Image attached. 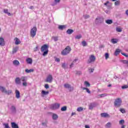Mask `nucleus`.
I'll return each instance as SVG.
<instances>
[{"label":"nucleus","instance_id":"obj_1","mask_svg":"<svg viewBox=\"0 0 128 128\" xmlns=\"http://www.w3.org/2000/svg\"><path fill=\"white\" fill-rule=\"evenodd\" d=\"M70 50H72L70 46H67L64 50L62 51L61 54H62V56H66L70 52Z\"/></svg>","mask_w":128,"mask_h":128},{"label":"nucleus","instance_id":"obj_2","mask_svg":"<svg viewBox=\"0 0 128 128\" xmlns=\"http://www.w3.org/2000/svg\"><path fill=\"white\" fill-rule=\"evenodd\" d=\"M122 98H117L115 100L114 102V106L116 108H120L122 106Z\"/></svg>","mask_w":128,"mask_h":128},{"label":"nucleus","instance_id":"obj_3","mask_svg":"<svg viewBox=\"0 0 128 128\" xmlns=\"http://www.w3.org/2000/svg\"><path fill=\"white\" fill-rule=\"evenodd\" d=\"M36 30H38V28L36 27H33L30 31V36L31 38H34L36 34Z\"/></svg>","mask_w":128,"mask_h":128},{"label":"nucleus","instance_id":"obj_4","mask_svg":"<svg viewBox=\"0 0 128 128\" xmlns=\"http://www.w3.org/2000/svg\"><path fill=\"white\" fill-rule=\"evenodd\" d=\"M21 82H22V86H28V82H26V80H28V77L26 76H22L20 78Z\"/></svg>","mask_w":128,"mask_h":128},{"label":"nucleus","instance_id":"obj_5","mask_svg":"<svg viewBox=\"0 0 128 128\" xmlns=\"http://www.w3.org/2000/svg\"><path fill=\"white\" fill-rule=\"evenodd\" d=\"M104 22V18L101 17H98L95 20V23L96 24H102Z\"/></svg>","mask_w":128,"mask_h":128},{"label":"nucleus","instance_id":"obj_6","mask_svg":"<svg viewBox=\"0 0 128 128\" xmlns=\"http://www.w3.org/2000/svg\"><path fill=\"white\" fill-rule=\"evenodd\" d=\"M64 87L65 88H68V90H70V92H72L74 90V87H72L70 84H64Z\"/></svg>","mask_w":128,"mask_h":128},{"label":"nucleus","instance_id":"obj_7","mask_svg":"<svg viewBox=\"0 0 128 128\" xmlns=\"http://www.w3.org/2000/svg\"><path fill=\"white\" fill-rule=\"evenodd\" d=\"M60 104L58 103H56L51 106L52 110H58V108H60Z\"/></svg>","mask_w":128,"mask_h":128},{"label":"nucleus","instance_id":"obj_8","mask_svg":"<svg viewBox=\"0 0 128 128\" xmlns=\"http://www.w3.org/2000/svg\"><path fill=\"white\" fill-rule=\"evenodd\" d=\"M52 80H53L52 76L51 74H49L47 76L45 82H46L50 83V82H52Z\"/></svg>","mask_w":128,"mask_h":128},{"label":"nucleus","instance_id":"obj_9","mask_svg":"<svg viewBox=\"0 0 128 128\" xmlns=\"http://www.w3.org/2000/svg\"><path fill=\"white\" fill-rule=\"evenodd\" d=\"M46 50H48V46L45 44L41 47V52H42Z\"/></svg>","mask_w":128,"mask_h":128},{"label":"nucleus","instance_id":"obj_10","mask_svg":"<svg viewBox=\"0 0 128 128\" xmlns=\"http://www.w3.org/2000/svg\"><path fill=\"white\" fill-rule=\"evenodd\" d=\"M96 60V57L94 55H91L90 60H88V64H90L91 62H94Z\"/></svg>","mask_w":128,"mask_h":128},{"label":"nucleus","instance_id":"obj_11","mask_svg":"<svg viewBox=\"0 0 128 128\" xmlns=\"http://www.w3.org/2000/svg\"><path fill=\"white\" fill-rule=\"evenodd\" d=\"M97 104L96 103V102H92L90 103L89 104V110H92V108H96V106Z\"/></svg>","mask_w":128,"mask_h":128},{"label":"nucleus","instance_id":"obj_12","mask_svg":"<svg viewBox=\"0 0 128 128\" xmlns=\"http://www.w3.org/2000/svg\"><path fill=\"white\" fill-rule=\"evenodd\" d=\"M16 96V98H20V91L18 90H15Z\"/></svg>","mask_w":128,"mask_h":128},{"label":"nucleus","instance_id":"obj_13","mask_svg":"<svg viewBox=\"0 0 128 128\" xmlns=\"http://www.w3.org/2000/svg\"><path fill=\"white\" fill-rule=\"evenodd\" d=\"M42 95L41 96H46L50 94V92L48 91H44V90H42L41 92Z\"/></svg>","mask_w":128,"mask_h":128},{"label":"nucleus","instance_id":"obj_14","mask_svg":"<svg viewBox=\"0 0 128 128\" xmlns=\"http://www.w3.org/2000/svg\"><path fill=\"white\" fill-rule=\"evenodd\" d=\"M26 62L28 64H32V58H28L26 59Z\"/></svg>","mask_w":128,"mask_h":128},{"label":"nucleus","instance_id":"obj_15","mask_svg":"<svg viewBox=\"0 0 128 128\" xmlns=\"http://www.w3.org/2000/svg\"><path fill=\"white\" fill-rule=\"evenodd\" d=\"M52 118L53 120H56L58 118V116L56 114H52Z\"/></svg>","mask_w":128,"mask_h":128},{"label":"nucleus","instance_id":"obj_16","mask_svg":"<svg viewBox=\"0 0 128 128\" xmlns=\"http://www.w3.org/2000/svg\"><path fill=\"white\" fill-rule=\"evenodd\" d=\"M20 78L18 77L15 79V82L16 84H20Z\"/></svg>","mask_w":128,"mask_h":128},{"label":"nucleus","instance_id":"obj_17","mask_svg":"<svg viewBox=\"0 0 128 128\" xmlns=\"http://www.w3.org/2000/svg\"><path fill=\"white\" fill-rule=\"evenodd\" d=\"M11 126L12 128H18V124H16L14 122H12L11 123Z\"/></svg>","mask_w":128,"mask_h":128},{"label":"nucleus","instance_id":"obj_18","mask_svg":"<svg viewBox=\"0 0 128 128\" xmlns=\"http://www.w3.org/2000/svg\"><path fill=\"white\" fill-rule=\"evenodd\" d=\"M4 38H0V46H4Z\"/></svg>","mask_w":128,"mask_h":128},{"label":"nucleus","instance_id":"obj_19","mask_svg":"<svg viewBox=\"0 0 128 128\" xmlns=\"http://www.w3.org/2000/svg\"><path fill=\"white\" fill-rule=\"evenodd\" d=\"M78 60V58H76L72 62L71 64H70V68H72L74 67V64H76V62H77Z\"/></svg>","mask_w":128,"mask_h":128},{"label":"nucleus","instance_id":"obj_20","mask_svg":"<svg viewBox=\"0 0 128 128\" xmlns=\"http://www.w3.org/2000/svg\"><path fill=\"white\" fill-rule=\"evenodd\" d=\"M10 110L12 112H16V106L14 105L11 106Z\"/></svg>","mask_w":128,"mask_h":128},{"label":"nucleus","instance_id":"obj_21","mask_svg":"<svg viewBox=\"0 0 128 128\" xmlns=\"http://www.w3.org/2000/svg\"><path fill=\"white\" fill-rule=\"evenodd\" d=\"M13 64L16 66H20V62H18V60H14L13 61Z\"/></svg>","mask_w":128,"mask_h":128},{"label":"nucleus","instance_id":"obj_22","mask_svg":"<svg viewBox=\"0 0 128 128\" xmlns=\"http://www.w3.org/2000/svg\"><path fill=\"white\" fill-rule=\"evenodd\" d=\"M0 90L2 92H4V94H6V89L4 87H2V86H0Z\"/></svg>","mask_w":128,"mask_h":128},{"label":"nucleus","instance_id":"obj_23","mask_svg":"<svg viewBox=\"0 0 128 128\" xmlns=\"http://www.w3.org/2000/svg\"><path fill=\"white\" fill-rule=\"evenodd\" d=\"M66 28V26L65 25H60L58 27V28L59 30H64V28Z\"/></svg>","mask_w":128,"mask_h":128},{"label":"nucleus","instance_id":"obj_24","mask_svg":"<svg viewBox=\"0 0 128 128\" xmlns=\"http://www.w3.org/2000/svg\"><path fill=\"white\" fill-rule=\"evenodd\" d=\"M20 44V40L18 38H15V44Z\"/></svg>","mask_w":128,"mask_h":128},{"label":"nucleus","instance_id":"obj_25","mask_svg":"<svg viewBox=\"0 0 128 128\" xmlns=\"http://www.w3.org/2000/svg\"><path fill=\"white\" fill-rule=\"evenodd\" d=\"M105 127L106 128H112V123L110 122H108L106 125Z\"/></svg>","mask_w":128,"mask_h":128},{"label":"nucleus","instance_id":"obj_26","mask_svg":"<svg viewBox=\"0 0 128 128\" xmlns=\"http://www.w3.org/2000/svg\"><path fill=\"white\" fill-rule=\"evenodd\" d=\"M4 14H8L9 16H12V14H10V13L8 12V10L4 9Z\"/></svg>","mask_w":128,"mask_h":128},{"label":"nucleus","instance_id":"obj_27","mask_svg":"<svg viewBox=\"0 0 128 128\" xmlns=\"http://www.w3.org/2000/svg\"><path fill=\"white\" fill-rule=\"evenodd\" d=\"M72 32H74V30L72 29H68L66 31V34H72Z\"/></svg>","mask_w":128,"mask_h":128},{"label":"nucleus","instance_id":"obj_28","mask_svg":"<svg viewBox=\"0 0 128 128\" xmlns=\"http://www.w3.org/2000/svg\"><path fill=\"white\" fill-rule=\"evenodd\" d=\"M106 22L107 24H112V20H106Z\"/></svg>","mask_w":128,"mask_h":128},{"label":"nucleus","instance_id":"obj_29","mask_svg":"<svg viewBox=\"0 0 128 128\" xmlns=\"http://www.w3.org/2000/svg\"><path fill=\"white\" fill-rule=\"evenodd\" d=\"M18 50V47L16 46L13 48L12 54H16Z\"/></svg>","mask_w":128,"mask_h":128},{"label":"nucleus","instance_id":"obj_30","mask_svg":"<svg viewBox=\"0 0 128 128\" xmlns=\"http://www.w3.org/2000/svg\"><path fill=\"white\" fill-rule=\"evenodd\" d=\"M101 116H102V118H106L108 116V114L107 113H102Z\"/></svg>","mask_w":128,"mask_h":128},{"label":"nucleus","instance_id":"obj_31","mask_svg":"<svg viewBox=\"0 0 128 128\" xmlns=\"http://www.w3.org/2000/svg\"><path fill=\"white\" fill-rule=\"evenodd\" d=\"M120 49H116L114 52V56H118L120 54Z\"/></svg>","mask_w":128,"mask_h":128},{"label":"nucleus","instance_id":"obj_32","mask_svg":"<svg viewBox=\"0 0 128 128\" xmlns=\"http://www.w3.org/2000/svg\"><path fill=\"white\" fill-rule=\"evenodd\" d=\"M27 74H30V72H34V70L33 69H26L25 70Z\"/></svg>","mask_w":128,"mask_h":128},{"label":"nucleus","instance_id":"obj_33","mask_svg":"<svg viewBox=\"0 0 128 128\" xmlns=\"http://www.w3.org/2000/svg\"><path fill=\"white\" fill-rule=\"evenodd\" d=\"M108 96L107 94H103L98 96V98H104V96Z\"/></svg>","mask_w":128,"mask_h":128},{"label":"nucleus","instance_id":"obj_34","mask_svg":"<svg viewBox=\"0 0 128 128\" xmlns=\"http://www.w3.org/2000/svg\"><path fill=\"white\" fill-rule=\"evenodd\" d=\"M76 110H77V112H82L84 110V108L79 107V108H77Z\"/></svg>","mask_w":128,"mask_h":128},{"label":"nucleus","instance_id":"obj_35","mask_svg":"<svg viewBox=\"0 0 128 128\" xmlns=\"http://www.w3.org/2000/svg\"><path fill=\"white\" fill-rule=\"evenodd\" d=\"M42 52H43L42 54L43 56H46L48 54V50L44 51Z\"/></svg>","mask_w":128,"mask_h":128},{"label":"nucleus","instance_id":"obj_36","mask_svg":"<svg viewBox=\"0 0 128 128\" xmlns=\"http://www.w3.org/2000/svg\"><path fill=\"white\" fill-rule=\"evenodd\" d=\"M111 42H112V44H117L118 43V40H116V39H112L111 40Z\"/></svg>","mask_w":128,"mask_h":128},{"label":"nucleus","instance_id":"obj_37","mask_svg":"<svg viewBox=\"0 0 128 128\" xmlns=\"http://www.w3.org/2000/svg\"><path fill=\"white\" fill-rule=\"evenodd\" d=\"M84 84L86 87L90 86V84L88 81H85Z\"/></svg>","mask_w":128,"mask_h":128},{"label":"nucleus","instance_id":"obj_38","mask_svg":"<svg viewBox=\"0 0 128 128\" xmlns=\"http://www.w3.org/2000/svg\"><path fill=\"white\" fill-rule=\"evenodd\" d=\"M12 92V90H6V94H11Z\"/></svg>","mask_w":128,"mask_h":128},{"label":"nucleus","instance_id":"obj_39","mask_svg":"<svg viewBox=\"0 0 128 128\" xmlns=\"http://www.w3.org/2000/svg\"><path fill=\"white\" fill-rule=\"evenodd\" d=\"M82 44L83 46H88V44L86 41H82Z\"/></svg>","mask_w":128,"mask_h":128},{"label":"nucleus","instance_id":"obj_40","mask_svg":"<svg viewBox=\"0 0 128 128\" xmlns=\"http://www.w3.org/2000/svg\"><path fill=\"white\" fill-rule=\"evenodd\" d=\"M108 4H110V2L107 1L106 2L104 3V5L106 6L107 8H110V5H108Z\"/></svg>","mask_w":128,"mask_h":128},{"label":"nucleus","instance_id":"obj_41","mask_svg":"<svg viewBox=\"0 0 128 128\" xmlns=\"http://www.w3.org/2000/svg\"><path fill=\"white\" fill-rule=\"evenodd\" d=\"M3 126H4V128H10V126L8 125V124H4Z\"/></svg>","mask_w":128,"mask_h":128},{"label":"nucleus","instance_id":"obj_42","mask_svg":"<svg viewBox=\"0 0 128 128\" xmlns=\"http://www.w3.org/2000/svg\"><path fill=\"white\" fill-rule=\"evenodd\" d=\"M76 40H80L82 38V36L80 34L77 35L76 36H75Z\"/></svg>","mask_w":128,"mask_h":128},{"label":"nucleus","instance_id":"obj_43","mask_svg":"<svg viewBox=\"0 0 128 128\" xmlns=\"http://www.w3.org/2000/svg\"><path fill=\"white\" fill-rule=\"evenodd\" d=\"M82 90H86V92H88V94H90V90H88V88H83Z\"/></svg>","mask_w":128,"mask_h":128},{"label":"nucleus","instance_id":"obj_44","mask_svg":"<svg viewBox=\"0 0 128 128\" xmlns=\"http://www.w3.org/2000/svg\"><path fill=\"white\" fill-rule=\"evenodd\" d=\"M62 112H66V106H64L61 108Z\"/></svg>","mask_w":128,"mask_h":128},{"label":"nucleus","instance_id":"obj_45","mask_svg":"<svg viewBox=\"0 0 128 128\" xmlns=\"http://www.w3.org/2000/svg\"><path fill=\"white\" fill-rule=\"evenodd\" d=\"M52 38L54 39V42H58V36H53Z\"/></svg>","mask_w":128,"mask_h":128},{"label":"nucleus","instance_id":"obj_46","mask_svg":"<svg viewBox=\"0 0 128 128\" xmlns=\"http://www.w3.org/2000/svg\"><path fill=\"white\" fill-rule=\"evenodd\" d=\"M110 58V54H108V53H106L105 54V58L106 60H108Z\"/></svg>","mask_w":128,"mask_h":128},{"label":"nucleus","instance_id":"obj_47","mask_svg":"<svg viewBox=\"0 0 128 128\" xmlns=\"http://www.w3.org/2000/svg\"><path fill=\"white\" fill-rule=\"evenodd\" d=\"M126 88H128V85H124L123 86H122V90H124Z\"/></svg>","mask_w":128,"mask_h":128},{"label":"nucleus","instance_id":"obj_48","mask_svg":"<svg viewBox=\"0 0 128 128\" xmlns=\"http://www.w3.org/2000/svg\"><path fill=\"white\" fill-rule=\"evenodd\" d=\"M94 68H88L89 72H94Z\"/></svg>","mask_w":128,"mask_h":128},{"label":"nucleus","instance_id":"obj_49","mask_svg":"<svg viewBox=\"0 0 128 128\" xmlns=\"http://www.w3.org/2000/svg\"><path fill=\"white\" fill-rule=\"evenodd\" d=\"M120 124H124V120H122L119 122Z\"/></svg>","mask_w":128,"mask_h":128},{"label":"nucleus","instance_id":"obj_50","mask_svg":"<svg viewBox=\"0 0 128 128\" xmlns=\"http://www.w3.org/2000/svg\"><path fill=\"white\" fill-rule=\"evenodd\" d=\"M120 112H122V114H125L126 112V110H124V108H120Z\"/></svg>","mask_w":128,"mask_h":128},{"label":"nucleus","instance_id":"obj_51","mask_svg":"<svg viewBox=\"0 0 128 128\" xmlns=\"http://www.w3.org/2000/svg\"><path fill=\"white\" fill-rule=\"evenodd\" d=\"M116 30L118 32H122V29H120V28H116Z\"/></svg>","mask_w":128,"mask_h":128},{"label":"nucleus","instance_id":"obj_52","mask_svg":"<svg viewBox=\"0 0 128 128\" xmlns=\"http://www.w3.org/2000/svg\"><path fill=\"white\" fill-rule=\"evenodd\" d=\"M42 126H44L46 128V126H48L47 123L46 122H42Z\"/></svg>","mask_w":128,"mask_h":128},{"label":"nucleus","instance_id":"obj_53","mask_svg":"<svg viewBox=\"0 0 128 128\" xmlns=\"http://www.w3.org/2000/svg\"><path fill=\"white\" fill-rule=\"evenodd\" d=\"M56 62H60V58H55Z\"/></svg>","mask_w":128,"mask_h":128},{"label":"nucleus","instance_id":"obj_54","mask_svg":"<svg viewBox=\"0 0 128 128\" xmlns=\"http://www.w3.org/2000/svg\"><path fill=\"white\" fill-rule=\"evenodd\" d=\"M44 88H46V90H48V88H50V86L48 85V84H46L44 85Z\"/></svg>","mask_w":128,"mask_h":128},{"label":"nucleus","instance_id":"obj_55","mask_svg":"<svg viewBox=\"0 0 128 128\" xmlns=\"http://www.w3.org/2000/svg\"><path fill=\"white\" fill-rule=\"evenodd\" d=\"M84 18L86 20L90 18V15H84Z\"/></svg>","mask_w":128,"mask_h":128},{"label":"nucleus","instance_id":"obj_56","mask_svg":"<svg viewBox=\"0 0 128 128\" xmlns=\"http://www.w3.org/2000/svg\"><path fill=\"white\" fill-rule=\"evenodd\" d=\"M76 74H82V72L80 71H76Z\"/></svg>","mask_w":128,"mask_h":128},{"label":"nucleus","instance_id":"obj_57","mask_svg":"<svg viewBox=\"0 0 128 128\" xmlns=\"http://www.w3.org/2000/svg\"><path fill=\"white\" fill-rule=\"evenodd\" d=\"M115 6H118L120 4V1H116L114 2Z\"/></svg>","mask_w":128,"mask_h":128},{"label":"nucleus","instance_id":"obj_58","mask_svg":"<svg viewBox=\"0 0 128 128\" xmlns=\"http://www.w3.org/2000/svg\"><path fill=\"white\" fill-rule=\"evenodd\" d=\"M122 56H126V58H128V55L126 54V53L122 52L121 53Z\"/></svg>","mask_w":128,"mask_h":128},{"label":"nucleus","instance_id":"obj_59","mask_svg":"<svg viewBox=\"0 0 128 128\" xmlns=\"http://www.w3.org/2000/svg\"><path fill=\"white\" fill-rule=\"evenodd\" d=\"M122 62L123 64H128V60H123Z\"/></svg>","mask_w":128,"mask_h":128},{"label":"nucleus","instance_id":"obj_60","mask_svg":"<svg viewBox=\"0 0 128 128\" xmlns=\"http://www.w3.org/2000/svg\"><path fill=\"white\" fill-rule=\"evenodd\" d=\"M62 68H66V64L63 63V64H62Z\"/></svg>","mask_w":128,"mask_h":128},{"label":"nucleus","instance_id":"obj_61","mask_svg":"<svg viewBox=\"0 0 128 128\" xmlns=\"http://www.w3.org/2000/svg\"><path fill=\"white\" fill-rule=\"evenodd\" d=\"M38 50V46H36L35 48H34V52H37Z\"/></svg>","mask_w":128,"mask_h":128},{"label":"nucleus","instance_id":"obj_62","mask_svg":"<svg viewBox=\"0 0 128 128\" xmlns=\"http://www.w3.org/2000/svg\"><path fill=\"white\" fill-rule=\"evenodd\" d=\"M54 2L56 4H58L60 2V0H54Z\"/></svg>","mask_w":128,"mask_h":128},{"label":"nucleus","instance_id":"obj_63","mask_svg":"<svg viewBox=\"0 0 128 128\" xmlns=\"http://www.w3.org/2000/svg\"><path fill=\"white\" fill-rule=\"evenodd\" d=\"M105 12H106V14H110V11H108V10H105Z\"/></svg>","mask_w":128,"mask_h":128},{"label":"nucleus","instance_id":"obj_64","mask_svg":"<svg viewBox=\"0 0 128 128\" xmlns=\"http://www.w3.org/2000/svg\"><path fill=\"white\" fill-rule=\"evenodd\" d=\"M86 128H90V126L88 125H85Z\"/></svg>","mask_w":128,"mask_h":128}]
</instances>
